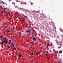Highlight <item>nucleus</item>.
Segmentation results:
<instances>
[{
	"label": "nucleus",
	"instance_id": "58836bf2",
	"mask_svg": "<svg viewBox=\"0 0 63 63\" xmlns=\"http://www.w3.org/2000/svg\"><path fill=\"white\" fill-rule=\"evenodd\" d=\"M20 18V16L19 17V18Z\"/></svg>",
	"mask_w": 63,
	"mask_h": 63
},
{
	"label": "nucleus",
	"instance_id": "6ab92c4d",
	"mask_svg": "<svg viewBox=\"0 0 63 63\" xmlns=\"http://www.w3.org/2000/svg\"><path fill=\"white\" fill-rule=\"evenodd\" d=\"M4 11H5V10H6V8H4Z\"/></svg>",
	"mask_w": 63,
	"mask_h": 63
},
{
	"label": "nucleus",
	"instance_id": "20e7f679",
	"mask_svg": "<svg viewBox=\"0 0 63 63\" xmlns=\"http://www.w3.org/2000/svg\"><path fill=\"white\" fill-rule=\"evenodd\" d=\"M59 53H62V52L61 50L59 51Z\"/></svg>",
	"mask_w": 63,
	"mask_h": 63
},
{
	"label": "nucleus",
	"instance_id": "cd10ccee",
	"mask_svg": "<svg viewBox=\"0 0 63 63\" xmlns=\"http://www.w3.org/2000/svg\"><path fill=\"white\" fill-rule=\"evenodd\" d=\"M33 33H34V34H35V32H34L33 31Z\"/></svg>",
	"mask_w": 63,
	"mask_h": 63
},
{
	"label": "nucleus",
	"instance_id": "4468645a",
	"mask_svg": "<svg viewBox=\"0 0 63 63\" xmlns=\"http://www.w3.org/2000/svg\"><path fill=\"white\" fill-rule=\"evenodd\" d=\"M14 49H15V50H16V49L15 48V47L14 48Z\"/></svg>",
	"mask_w": 63,
	"mask_h": 63
},
{
	"label": "nucleus",
	"instance_id": "ddd939ff",
	"mask_svg": "<svg viewBox=\"0 0 63 63\" xmlns=\"http://www.w3.org/2000/svg\"><path fill=\"white\" fill-rule=\"evenodd\" d=\"M29 32V31H26V32L27 33H28V32Z\"/></svg>",
	"mask_w": 63,
	"mask_h": 63
},
{
	"label": "nucleus",
	"instance_id": "aec40b11",
	"mask_svg": "<svg viewBox=\"0 0 63 63\" xmlns=\"http://www.w3.org/2000/svg\"><path fill=\"white\" fill-rule=\"evenodd\" d=\"M33 55V53H32V54H30V55Z\"/></svg>",
	"mask_w": 63,
	"mask_h": 63
},
{
	"label": "nucleus",
	"instance_id": "412c9836",
	"mask_svg": "<svg viewBox=\"0 0 63 63\" xmlns=\"http://www.w3.org/2000/svg\"><path fill=\"white\" fill-rule=\"evenodd\" d=\"M12 47H14V44H12Z\"/></svg>",
	"mask_w": 63,
	"mask_h": 63
},
{
	"label": "nucleus",
	"instance_id": "c9c22d12",
	"mask_svg": "<svg viewBox=\"0 0 63 63\" xmlns=\"http://www.w3.org/2000/svg\"><path fill=\"white\" fill-rule=\"evenodd\" d=\"M14 28H14V27H13V29H14Z\"/></svg>",
	"mask_w": 63,
	"mask_h": 63
},
{
	"label": "nucleus",
	"instance_id": "a878e982",
	"mask_svg": "<svg viewBox=\"0 0 63 63\" xmlns=\"http://www.w3.org/2000/svg\"><path fill=\"white\" fill-rule=\"evenodd\" d=\"M46 55H47V53L46 54Z\"/></svg>",
	"mask_w": 63,
	"mask_h": 63
},
{
	"label": "nucleus",
	"instance_id": "e433bc0d",
	"mask_svg": "<svg viewBox=\"0 0 63 63\" xmlns=\"http://www.w3.org/2000/svg\"><path fill=\"white\" fill-rule=\"evenodd\" d=\"M49 47H50V45H49Z\"/></svg>",
	"mask_w": 63,
	"mask_h": 63
},
{
	"label": "nucleus",
	"instance_id": "423d86ee",
	"mask_svg": "<svg viewBox=\"0 0 63 63\" xmlns=\"http://www.w3.org/2000/svg\"><path fill=\"white\" fill-rule=\"evenodd\" d=\"M7 47V49H9V48H10V46H8Z\"/></svg>",
	"mask_w": 63,
	"mask_h": 63
},
{
	"label": "nucleus",
	"instance_id": "bb28decb",
	"mask_svg": "<svg viewBox=\"0 0 63 63\" xmlns=\"http://www.w3.org/2000/svg\"><path fill=\"white\" fill-rule=\"evenodd\" d=\"M47 59H49V57H47Z\"/></svg>",
	"mask_w": 63,
	"mask_h": 63
},
{
	"label": "nucleus",
	"instance_id": "79ce46f5",
	"mask_svg": "<svg viewBox=\"0 0 63 63\" xmlns=\"http://www.w3.org/2000/svg\"><path fill=\"white\" fill-rule=\"evenodd\" d=\"M23 21H24V20H23Z\"/></svg>",
	"mask_w": 63,
	"mask_h": 63
},
{
	"label": "nucleus",
	"instance_id": "a19ab883",
	"mask_svg": "<svg viewBox=\"0 0 63 63\" xmlns=\"http://www.w3.org/2000/svg\"><path fill=\"white\" fill-rule=\"evenodd\" d=\"M5 14H6V12H5Z\"/></svg>",
	"mask_w": 63,
	"mask_h": 63
},
{
	"label": "nucleus",
	"instance_id": "393cba45",
	"mask_svg": "<svg viewBox=\"0 0 63 63\" xmlns=\"http://www.w3.org/2000/svg\"><path fill=\"white\" fill-rule=\"evenodd\" d=\"M33 3H31V5H33Z\"/></svg>",
	"mask_w": 63,
	"mask_h": 63
},
{
	"label": "nucleus",
	"instance_id": "2f4dec72",
	"mask_svg": "<svg viewBox=\"0 0 63 63\" xmlns=\"http://www.w3.org/2000/svg\"><path fill=\"white\" fill-rule=\"evenodd\" d=\"M5 9H7V8H5Z\"/></svg>",
	"mask_w": 63,
	"mask_h": 63
},
{
	"label": "nucleus",
	"instance_id": "9d476101",
	"mask_svg": "<svg viewBox=\"0 0 63 63\" xmlns=\"http://www.w3.org/2000/svg\"><path fill=\"white\" fill-rule=\"evenodd\" d=\"M26 2H23V4H25H25H26Z\"/></svg>",
	"mask_w": 63,
	"mask_h": 63
},
{
	"label": "nucleus",
	"instance_id": "1a4fd4ad",
	"mask_svg": "<svg viewBox=\"0 0 63 63\" xmlns=\"http://www.w3.org/2000/svg\"><path fill=\"white\" fill-rule=\"evenodd\" d=\"M4 42H1V45H3V44H4Z\"/></svg>",
	"mask_w": 63,
	"mask_h": 63
},
{
	"label": "nucleus",
	"instance_id": "4c0bfd02",
	"mask_svg": "<svg viewBox=\"0 0 63 63\" xmlns=\"http://www.w3.org/2000/svg\"><path fill=\"white\" fill-rule=\"evenodd\" d=\"M7 16H8V14L7 15Z\"/></svg>",
	"mask_w": 63,
	"mask_h": 63
},
{
	"label": "nucleus",
	"instance_id": "f03ea898",
	"mask_svg": "<svg viewBox=\"0 0 63 63\" xmlns=\"http://www.w3.org/2000/svg\"><path fill=\"white\" fill-rule=\"evenodd\" d=\"M33 39L34 40V41H36V39L34 37H33Z\"/></svg>",
	"mask_w": 63,
	"mask_h": 63
},
{
	"label": "nucleus",
	"instance_id": "2eb2a0df",
	"mask_svg": "<svg viewBox=\"0 0 63 63\" xmlns=\"http://www.w3.org/2000/svg\"><path fill=\"white\" fill-rule=\"evenodd\" d=\"M3 24L5 25H6V24H5V23H4V22H3Z\"/></svg>",
	"mask_w": 63,
	"mask_h": 63
},
{
	"label": "nucleus",
	"instance_id": "a211bd4d",
	"mask_svg": "<svg viewBox=\"0 0 63 63\" xmlns=\"http://www.w3.org/2000/svg\"><path fill=\"white\" fill-rule=\"evenodd\" d=\"M49 44H48L47 45V46H49Z\"/></svg>",
	"mask_w": 63,
	"mask_h": 63
},
{
	"label": "nucleus",
	"instance_id": "ea45409f",
	"mask_svg": "<svg viewBox=\"0 0 63 63\" xmlns=\"http://www.w3.org/2000/svg\"><path fill=\"white\" fill-rule=\"evenodd\" d=\"M22 3V2H21V3Z\"/></svg>",
	"mask_w": 63,
	"mask_h": 63
},
{
	"label": "nucleus",
	"instance_id": "f8f14e48",
	"mask_svg": "<svg viewBox=\"0 0 63 63\" xmlns=\"http://www.w3.org/2000/svg\"><path fill=\"white\" fill-rule=\"evenodd\" d=\"M60 30L61 31H62V32H63V30H62V29H60Z\"/></svg>",
	"mask_w": 63,
	"mask_h": 63
},
{
	"label": "nucleus",
	"instance_id": "f257e3e1",
	"mask_svg": "<svg viewBox=\"0 0 63 63\" xmlns=\"http://www.w3.org/2000/svg\"><path fill=\"white\" fill-rule=\"evenodd\" d=\"M6 41H7V39H4L3 40V42L4 43H5V42H6Z\"/></svg>",
	"mask_w": 63,
	"mask_h": 63
},
{
	"label": "nucleus",
	"instance_id": "473e14b6",
	"mask_svg": "<svg viewBox=\"0 0 63 63\" xmlns=\"http://www.w3.org/2000/svg\"><path fill=\"white\" fill-rule=\"evenodd\" d=\"M1 12H2V13H3V11H1Z\"/></svg>",
	"mask_w": 63,
	"mask_h": 63
},
{
	"label": "nucleus",
	"instance_id": "6e6552de",
	"mask_svg": "<svg viewBox=\"0 0 63 63\" xmlns=\"http://www.w3.org/2000/svg\"><path fill=\"white\" fill-rule=\"evenodd\" d=\"M3 39L4 38L5 39H7V37H3Z\"/></svg>",
	"mask_w": 63,
	"mask_h": 63
},
{
	"label": "nucleus",
	"instance_id": "4be33fe9",
	"mask_svg": "<svg viewBox=\"0 0 63 63\" xmlns=\"http://www.w3.org/2000/svg\"><path fill=\"white\" fill-rule=\"evenodd\" d=\"M24 16L25 17V18H26V16H25V15Z\"/></svg>",
	"mask_w": 63,
	"mask_h": 63
},
{
	"label": "nucleus",
	"instance_id": "c756f323",
	"mask_svg": "<svg viewBox=\"0 0 63 63\" xmlns=\"http://www.w3.org/2000/svg\"><path fill=\"white\" fill-rule=\"evenodd\" d=\"M8 14H10V12H8Z\"/></svg>",
	"mask_w": 63,
	"mask_h": 63
},
{
	"label": "nucleus",
	"instance_id": "b1692460",
	"mask_svg": "<svg viewBox=\"0 0 63 63\" xmlns=\"http://www.w3.org/2000/svg\"><path fill=\"white\" fill-rule=\"evenodd\" d=\"M7 32H10V31H7Z\"/></svg>",
	"mask_w": 63,
	"mask_h": 63
},
{
	"label": "nucleus",
	"instance_id": "c85d7f7f",
	"mask_svg": "<svg viewBox=\"0 0 63 63\" xmlns=\"http://www.w3.org/2000/svg\"><path fill=\"white\" fill-rule=\"evenodd\" d=\"M32 42H30V44H32Z\"/></svg>",
	"mask_w": 63,
	"mask_h": 63
},
{
	"label": "nucleus",
	"instance_id": "39448f33",
	"mask_svg": "<svg viewBox=\"0 0 63 63\" xmlns=\"http://www.w3.org/2000/svg\"><path fill=\"white\" fill-rule=\"evenodd\" d=\"M1 3H2L3 4H6V3H5L3 1H1Z\"/></svg>",
	"mask_w": 63,
	"mask_h": 63
},
{
	"label": "nucleus",
	"instance_id": "0eeeda50",
	"mask_svg": "<svg viewBox=\"0 0 63 63\" xmlns=\"http://www.w3.org/2000/svg\"><path fill=\"white\" fill-rule=\"evenodd\" d=\"M21 56H22L21 55V54H20L19 55V57H21Z\"/></svg>",
	"mask_w": 63,
	"mask_h": 63
},
{
	"label": "nucleus",
	"instance_id": "5701e85b",
	"mask_svg": "<svg viewBox=\"0 0 63 63\" xmlns=\"http://www.w3.org/2000/svg\"><path fill=\"white\" fill-rule=\"evenodd\" d=\"M3 37V36H0L1 38H2V37Z\"/></svg>",
	"mask_w": 63,
	"mask_h": 63
},
{
	"label": "nucleus",
	"instance_id": "7ed1b4c3",
	"mask_svg": "<svg viewBox=\"0 0 63 63\" xmlns=\"http://www.w3.org/2000/svg\"><path fill=\"white\" fill-rule=\"evenodd\" d=\"M40 54V53H39V52H37L36 53V55H38V54Z\"/></svg>",
	"mask_w": 63,
	"mask_h": 63
},
{
	"label": "nucleus",
	"instance_id": "7c9ffc66",
	"mask_svg": "<svg viewBox=\"0 0 63 63\" xmlns=\"http://www.w3.org/2000/svg\"><path fill=\"white\" fill-rule=\"evenodd\" d=\"M31 30H29V31H31Z\"/></svg>",
	"mask_w": 63,
	"mask_h": 63
},
{
	"label": "nucleus",
	"instance_id": "dca6fc26",
	"mask_svg": "<svg viewBox=\"0 0 63 63\" xmlns=\"http://www.w3.org/2000/svg\"><path fill=\"white\" fill-rule=\"evenodd\" d=\"M9 42L10 43H11V40H9Z\"/></svg>",
	"mask_w": 63,
	"mask_h": 63
},
{
	"label": "nucleus",
	"instance_id": "f704fd0d",
	"mask_svg": "<svg viewBox=\"0 0 63 63\" xmlns=\"http://www.w3.org/2000/svg\"><path fill=\"white\" fill-rule=\"evenodd\" d=\"M58 63H61L60 62H58Z\"/></svg>",
	"mask_w": 63,
	"mask_h": 63
},
{
	"label": "nucleus",
	"instance_id": "72a5a7b5",
	"mask_svg": "<svg viewBox=\"0 0 63 63\" xmlns=\"http://www.w3.org/2000/svg\"><path fill=\"white\" fill-rule=\"evenodd\" d=\"M5 14H4V16H5Z\"/></svg>",
	"mask_w": 63,
	"mask_h": 63
},
{
	"label": "nucleus",
	"instance_id": "f3484780",
	"mask_svg": "<svg viewBox=\"0 0 63 63\" xmlns=\"http://www.w3.org/2000/svg\"><path fill=\"white\" fill-rule=\"evenodd\" d=\"M61 48V47L60 46L58 47V48Z\"/></svg>",
	"mask_w": 63,
	"mask_h": 63
},
{
	"label": "nucleus",
	"instance_id": "9b49d317",
	"mask_svg": "<svg viewBox=\"0 0 63 63\" xmlns=\"http://www.w3.org/2000/svg\"><path fill=\"white\" fill-rule=\"evenodd\" d=\"M8 41H6L5 42V44H7V43H8Z\"/></svg>",
	"mask_w": 63,
	"mask_h": 63
}]
</instances>
